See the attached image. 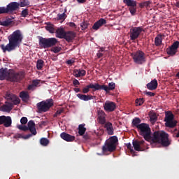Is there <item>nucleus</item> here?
I'll return each mask as SVG.
<instances>
[{"label": "nucleus", "instance_id": "bf43d9fd", "mask_svg": "<svg viewBox=\"0 0 179 179\" xmlns=\"http://www.w3.org/2000/svg\"><path fill=\"white\" fill-rule=\"evenodd\" d=\"M75 63V60L73 59H69L66 61V64L68 65H72V64H74Z\"/></svg>", "mask_w": 179, "mask_h": 179}, {"label": "nucleus", "instance_id": "79ce46f5", "mask_svg": "<svg viewBox=\"0 0 179 179\" xmlns=\"http://www.w3.org/2000/svg\"><path fill=\"white\" fill-rule=\"evenodd\" d=\"M61 50H62V48L59 46H55L53 47L50 51H52V52H55V54H58V52H59L61 51Z\"/></svg>", "mask_w": 179, "mask_h": 179}, {"label": "nucleus", "instance_id": "4c0bfd02", "mask_svg": "<svg viewBox=\"0 0 179 179\" xmlns=\"http://www.w3.org/2000/svg\"><path fill=\"white\" fill-rule=\"evenodd\" d=\"M10 24H12V20H10L0 21V26H5L6 27H8V26H10Z\"/></svg>", "mask_w": 179, "mask_h": 179}, {"label": "nucleus", "instance_id": "a19ab883", "mask_svg": "<svg viewBox=\"0 0 179 179\" xmlns=\"http://www.w3.org/2000/svg\"><path fill=\"white\" fill-rule=\"evenodd\" d=\"M151 2L149 1H143L139 3V6L141 9H143V8H148L150 5Z\"/></svg>", "mask_w": 179, "mask_h": 179}, {"label": "nucleus", "instance_id": "864d4df0", "mask_svg": "<svg viewBox=\"0 0 179 179\" xmlns=\"http://www.w3.org/2000/svg\"><path fill=\"white\" fill-rule=\"evenodd\" d=\"M81 28L82 30H86V29H87V27L89 26V24H87V22H83L81 24Z\"/></svg>", "mask_w": 179, "mask_h": 179}, {"label": "nucleus", "instance_id": "69168bd1", "mask_svg": "<svg viewBox=\"0 0 179 179\" xmlns=\"http://www.w3.org/2000/svg\"><path fill=\"white\" fill-rule=\"evenodd\" d=\"M78 3H85L86 2V0H77Z\"/></svg>", "mask_w": 179, "mask_h": 179}, {"label": "nucleus", "instance_id": "8fccbe9b", "mask_svg": "<svg viewBox=\"0 0 179 179\" xmlns=\"http://www.w3.org/2000/svg\"><path fill=\"white\" fill-rule=\"evenodd\" d=\"M150 119L151 122H156L157 121V116L154 113L150 116Z\"/></svg>", "mask_w": 179, "mask_h": 179}, {"label": "nucleus", "instance_id": "4468645a", "mask_svg": "<svg viewBox=\"0 0 179 179\" xmlns=\"http://www.w3.org/2000/svg\"><path fill=\"white\" fill-rule=\"evenodd\" d=\"M90 89H92V92H96V90H99V83H90V85H86L84 88H83L82 92L84 94H86L90 92Z\"/></svg>", "mask_w": 179, "mask_h": 179}, {"label": "nucleus", "instance_id": "052dcab7", "mask_svg": "<svg viewBox=\"0 0 179 179\" xmlns=\"http://www.w3.org/2000/svg\"><path fill=\"white\" fill-rule=\"evenodd\" d=\"M96 55L98 58H101V57H103V53L101 52H98Z\"/></svg>", "mask_w": 179, "mask_h": 179}, {"label": "nucleus", "instance_id": "aec40b11", "mask_svg": "<svg viewBox=\"0 0 179 179\" xmlns=\"http://www.w3.org/2000/svg\"><path fill=\"white\" fill-rule=\"evenodd\" d=\"M97 115L99 123H101V125H104V124H106V113L102 110H98Z\"/></svg>", "mask_w": 179, "mask_h": 179}, {"label": "nucleus", "instance_id": "4be33fe9", "mask_svg": "<svg viewBox=\"0 0 179 179\" xmlns=\"http://www.w3.org/2000/svg\"><path fill=\"white\" fill-rule=\"evenodd\" d=\"M107 23V20H106L104 18H101L99 21L95 22L94 25L92 26L93 30H99L103 24H106Z\"/></svg>", "mask_w": 179, "mask_h": 179}, {"label": "nucleus", "instance_id": "423d86ee", "mask_svg": "<svg viewBox=\"0 0 179 179\" xmlns=\"http://www.w3.org/2000/svg\"><path fill=\"white\" fill-rule=\"evenodd\" d=\"M53 106L52 99L42 101L36 104L38 113H47Z\"/></svg>", "mask_w": 179, "mask_h": 179}, {"label": "nucleus", "instance_id": "5fc2aeb1", "mask_svg": "<svg viewBox=\"0 0 179 179\" xmlns=\"http://www.w3.org/2000/svg\"><path fill=\"white\" fill-rule=\"evenodd\" d=\"M145 94H146V96H149L150 97H155V96H156V94L152 92H146Z\"/></svg>", "mask_w": 179, "mask_h": 179}, {"label": "nucleus", "instance_id": "1a4fd4ad", "mask_svg": "<svg viewBox=\"0 0 179 179\" xmlns=\"http://www.w3.org/2000/svg\"><path fill=\"white\" fill-rule=\"evenodd\" d=\"M24 79V73L20 71L18 73L15 72L14 70L10 69V77L8 80L10 82H20L22 80Z\"/></svg>", "mask_w": 179, "mask_h": 179}, {"label": "nucleus", "instance_id": "dca6fc26", "mask_svg": "<svg viewBox=\"0 0 179 179\" xmlns=\"http://www.w3.org/2000/svg\"><path fill=\"white\" fill-rule=\"evenodd\" d=\"M27 129L31 132L29 134L31 135V136L37 135V130L36 129V123H34V121L30 120L27 123Z\"/></svg>", "mask_w": 179, "mask_h": 179}, {"label": "nucleus", "instance_id": "58836bf2", "mask_svg": "<svg viewBox=\"0 0 179 179\" xmlns=\"http://www.w3.org/2000/svg\"><path fill=\"white\" fill-rule=\"evenodd\" d=\"M30 5V1L29 0H22L19 3V6L20 8H24L25 6H29Z\"/></svg>", "mask_w": 179, "mask_h": 179}, {"label": "nucleus", "instance_id": "6e6d98bb", "mask_svg": "<svg viewBox=\"0 0 179 179\" xmlns=\"http://www.w3.org/2000/svg\"><path fill=\"white\" fill-rule=\"evenodd\" d=\"M20 122H21V124H24H24H27V117H22L21 118V120H20Z\"/></svg>", "mask_w": 179, "mask_h": 179}, {"label": "nucleus", "instance_id": "f03ea898", "mask_svg": "<svg viewBox=\"0 0 179 179\" xmlns=\"http://www.w3.org/2000/svg\"><path fill=\"white\" fill-rule=\"evenodd\" d=\"M8 40L9 43L6 46L4 45H1V48L3 52H6V51L10 52V51L16 50L17 47H20V44L23 40L22 31L19 29L15 31L8 36Z\"/></svg>", "mask_w": 179, "mask_h": 179}, {"label": "nucleus", "instance_id": "ea45409f", "mask_svg": "<svg viewBox=\"0 0 179 179\" xmlns=\"http://www.w3.org/2000/svg\"><path fill=\"white\" fill-rule=\"evenodd\" d=\"M40 143L42 146H48V143H50V140L46 138H42L40 140Z\"/></svg>", "mask_w": 179, "mask_h": 179}, {"label": "nucleus", "instance_id": "f257e3e1", "mask_svg": "<svg viewBox=\"0 0 179 179\" xmlns=\"http://www.w3.org/2000/svg\"><path fill=\"white\" fill-rule=\"evenodd\" d=\"M138 132L145 141H151L152 146L155 145H162L163 148H169L171 145V140L169 138V134L164 131H155L152 136V129L149 124L141 123L138 127Z\"/></svg>", "mask_w": 179, "mask_h": 179}, {"label": "nucleus", "instance_id": "6ab92c4d", "mask_svg": "<svg viewBox=\"0 0 179 179\" xmlns=\"http://www.w3.org/2000/svg\"><path fill=\"white\" fill-rule=\"evenodd\" d=\"M60 137L64 141H66V142H73V141H75V139H76L75 136H72V135H71L69 134H67L66 132H62L60 134Z\"/></svg>", "mask_w": 179, "mask_h": 179}, {"label": "nucleus", "instance_id": "680f3d73", "mask_svg": "<svg viewBox=\"0 0 179 179\" xmlns=\"http://www.w3.org/2000/svg\"><path fill=\"white\" fill-rule=\"evenodd\" d=\"M70 27H76V24L74 22L69 23Z\"/></svg>", "mask_w": 179, "mask_h": 179}, {"label": "nucleus", "instance_id": "f704fd0d", "mask_svg": "<svg viewBox=\"0 0 179 179\" xmlns=\"http://www.w3.org/2000/svg\"><path fill=\"white\" fill-rule=\"evenodd\" d=\"M123 2L127 6H136V1L135 0H123Z\"/></svg>", "mask_w": 179, "mask_h": 179}, {"label": "nucleus", "instance_id": "13d9d810", "mask_svg": "<svg viewBox=\"0 0 179 179\" xmlns=\"http://www.w3.org/2000/svg\"><path fill=\"white\" fill-rule=\"evenodd\" d=\"M4 122H5V115L0 116V125L3 124Z\"/></svg>", "mask_w": 179, "mask_h": 179}, {"label": "nucleus", "instance_id": "a211bd4d", "mask_svg": "<svg viewBox=\"0 0 179 179\" xmlns=\"http://www.w3.org/2000/svg\"><path fill=\"white\" fill-rule=\"evenodd\" d=\"M10 76V69L8 70L6 68H1L0 69V80H5V79H8Z\"/></svg>", "mask_w": 179, "mask_h": 179}, {"label": "nucleus", "instance_id": "9b49d317", "mask_svg": "<svg viewBox=\"0 0 179 179\" xmlns=\"http://www.w3.org/2000/svg\"><path fill=\"white\" fill-rule=\"evenodd\" d=\"M132 145L136 152H145V149H146V144L143 140H133Z\"/></svg>", "mask_w": 179, "mask_h": 179}, {"label": "nucleus", "instance_id": "20e7f679", "mask_svg": "<svg viewBox=\"0 0 179 179\" xmlns=\"http://www.w3.org/2000/svg\"><path fill=\"white\" fill-rule=\"evenodd\" d=\"M118 143V138L117 136H113L106 141L104 145L102 147L103 153H113L117 150V144Z\"/></svg>", "mask_w": 179, "mask_h": 179}, {"label": "nucleus", "instance_id": "bb28decb", "mask_svg": "<svg viewBox=\"0 0 179 179\" xmlns=\"http://www.w3.org/2000/svg\"><path fill=\"white\" fill-rule=\"evenodd\" d=\"M158 85L159 83H157V80L154 79L147 84V89H148V90H156Z\"/></svg>", "mask_w": 179, "mask_h": 179}, {"label": "nucleus", "instance_id": "cd10ccee", "mask_svg": "<svg viewBox=\"0 0 179 179\" xmlns=\"http://www.w3.org/2000/svg\"><path fill=\"white\" fill-rule=\"evenodd\" d=\"M77 97L83 101H89V100H93V99H94V96L92 95H86L83 94H78Z\"/></svg>", "mask_w": 179, "mask_h": 179}, {"label": "nucleus", "instance_id": "338daca9", "mask_svg": "<svg viewBox=\"0 0 179 179\" xmlns=\"http://www.w3.org/2000/svg\"><path fill=\"white\" fill-rule=\"evenodd\" d=\"M104 50H105L104 48H101L100 50L98 52H103Z\"/></svg>", "mask_w": 179, "mask_h": 179}, {"label": "nucleus", "instance_id": "603ef678", "mask_svg": "<svg viewBox=\"0 0 179 179\" xmlns=\"http://www.w3.org/2000/svg\"><path fill=\"white\" fill-rule=\"evenodd\" d=\"M126 146L127 149L130 150L131 153H134V149L132 148V145L131 144V143H128L127 144H126Z\"/></svg>", "mask_w": 179, "mask_h": 179}, {"label": "nucleus", "instance_id": "9d476101", "mask_svg": "<svg viewBox=\"0 0 179 179\" xmlns=\"http://www.w3.org/2000/svg\"><path fill=\"white\" fill-rule=\"evenodd\" d=\"M142 31H145L142 27H134L130 29V40H131V41L136 40V38L141 36V33H142Z\"/></svg>", "mask_w": 179, "mask_h": 179}, {"label": "nucleus", "instance_id": "72a5a7b5", "mask_svg": "<svg viewBox=\"0 0 179 179\" xmlns=\"http://www.w3.org/2000/svg\"><path fill=\"white\" fill-rule=\"evenodd\" d=\"M31 138V134H27L26 136H22V134H17L14 136V139H20V138H22V139H29Z\"/></svg>", "mask_w": 179, "mask_h": 179}, {"label": "nucleus", "instance_id": "f3484780", "mask_svg": "<svg viewBox=\"0 0 179 179\" xmlns=\"http://www.w3.org/2000/svg\"><path fill=\"white\" fill-rule=\"evenodd\" d=\"M115 89V83H109L108 86L106 85H101L99 84V90H104L106 92H110V90H114Z\"/></svg>", "mask_w": 179, "mask_h": 179}, {"label": "nucleus", "instance_id": "c9c22d12", "mask_svg": "<svg viewBox=\"0 0 179 179\" xmlns=\"http://www.w3.org/2000/svg\"><path fill=\"white\" fill-rule=\"evenodd\" d=\"M44 66V61L43 59H38L36 62V68L38 71H41Z\"/></svg>", "mask_w": 179, "mask_h": 179}, {"label": "nucleus", "instance_id": "49530a36", "mask_svg": "<svg viewBox=\"0 0 179 179\" xmlns=\"http://www.w3.org/2000/svg\"><path fill=\"white\" fill-rule=\"evenodd\" d=\"M145 103V99L143 98L137 99L136 100V106H142Z\"/></svg>", "mask_w": 179, "mask_h": 179}, {"label": "nucleus", "instance_id": "09e8293b", "mask_svg": "<svg viewBox=\"0 0 179 179\" xmlns=\"http://www.w3.org/2000/svg\"><path fill=\"white\" fill-rule=\"evenodd\" d=\"M64 113V109H59L57 110V112L53 115L54 118H57L58 115H61Z\"/></svg>", "mask_w": 179, "mask_h": 179}, {"label": "nucleus", "instance_id": "7c9ffc66", "mask_svg": "<svg viewBox=\"0 0 179 179\" xmlns=\"http://www.w3.org/2000/svg\"><path fill=\"white\" fill-rule=\"evenodd\" d=\"M3 124L6 128L10 127L12 125V117H10V116H5Z\"/></svg>", "mask_w": 179, "mask_h": 179}, {"label": "nucleus", "instance_id": "de8ad7c7", "mask_svg": "<svg viewBox=\"0 0 179 179\" xmlns=\"http://www.w3.org/2000/svg\"><path fill=\"white\" fill-rule=\"evenodd\" d=\"M2 14L8 15V10H7L6 7H5V6L0 7V15H2Z\"/></svg>", "mask_w": 179, "mask_h": 179}, {"label": "nucleus", "instance_id": "3c124183", "mask_svg": "<svg viewBox=\"0 0 179 179\" xmlns=\"http://www.w3.org/2000/svg\"><path fill=\"white\" fill-rule=\"evenodd\" d=\"M17 128H18V129H20V131H28L27 126H23L22 124H20L17 126Z\"/></svg>", "mask_w": 179, "mask_h": 179}, {"label": "nucleus", "instance_id": "393cba45", "mask_svg": "<svg viewBox=\"0 0 179 179\" xmlns=\"http://www.w3.org/2000/svg\"><path fill=\"white\" fill-rule=\"evenodd\" d=\"M73 75L75 78H82L86 76V71L84 69H74Z\"/></svg>", "mask_w": 179, "mask_h": 179}, {"label": "nucleus", "instance_id": "473e14b6", "mask_svg": "<svg viewBox=\"0 0 179 179\" xmlns=\"http://www.w3.org/2000/svg\"><path fill=\"white\" fill-rule=\"evenodd\" d=\"M45 29L48 31L51 34L55 33V29L54 28V24H51V22H48Z\"/></svg>", "mask_w": 179, "mask_h": 179}, {"label": "nucleus", "instance_id": "37998d69", "mask_svg": "<svg viewBox=\"0 0 179 179\" xmlns=\"http://www.w3.org/2000/svg\"><path fill=\"white\" fill-rule=\"evenodd\" d=\"M21 16L22 17H27V16H29V9L25 8L22 10L21 12Z\"/></svg>", "mask_w": 179, "mask_h": 179}, {"label": "nucleus", "instance_id": "412c9836", "mask_svg": "<svg viewBox=\"0 0 179 179\" xmlns=\"http://www.w3.org/2000/svg\"><path fill=\"white\" fill-rule=\"evenodd\" d=\"M75 37H76V34H75V32L72 31H66V34L63 38H64V40H66V41H67L68 43H71V41H72L73 38H75Z\"/></svg>", "mask_w": 179, "mask_h": 179}, {"label": "nucleus", "instance_id": "f8f14e48", "mask_svg": "<svg viewBox=\"0 0 179 179\" xmlns=\"http://www.w3.org/2000/svg\"><path fill=\"white\" fill-rule=\"evenodd\" d=\"M178 47H179V42L178 41L174 42L171 45V47H169L166 49V52H167L168 55H171V56L176 55V54H177Z\"/></svg>", "mask_w": 179, "mask_h": 179}, {"label": "nucleus", "instance_id": "b1692460", "mask_svg": "<svg viewBox=\"0 0 179 179\" xmlns=\"http://www.w3.org/2000/svg\"><path fill=\"white\" fill-rule=\"evenodd\" d=\"M20 97L24 103H27L30 100V95L27 91H22L20 92Z\"/></svg>", "mask_w": 179, "mask_h": 179}, {"label": "nucleus", "instance_id": "a18cd8bd", "mask_svg": "<svg viewBox=\"0 0 179 179\" xmlns=\"http://www.w3.org/2000/svg\"><path fill=\"white\" fill-rule=\"evenodd\" d=\"M129 10L132 16L135 15V14L136 13V6H130L129 8Z\"/></svg>", "mask_w": 179, "mask_h": 179}, {"label": "nucleus", "instance_id": "c03bdc74", "mask_svg": "<svg viewBox=\"0 0 179 179\" xmlns=\"http://www.w3.org/2000/svg\"><path fill=\"white\" fill-rule=\"evenodd\" d=\"M66 19V14L63 13L57 15V20H65Z\"/></svg>", "mask_w": 179, "mask_h": 179}, {"label": "nucleus", "instance_id": "2f4dec72", "mask_svg": "<svg viewBox=\"0 0 179 179\" xmlns=\"http://www.w3.org/2000/svg\"><path fill=\"white\" fill-rule=\"evenodd\" d=\"M85 125V124H82L78 126V134L80 136H83V135H85V132H86Z\"/></svg>", "mask_w": 179, "mask_h": 179}, {"label": "nucleus", "instance_id": "4d7b16f0", "mask_svg": "<svg viewBox=\"0 0 179 179\" xmlns=\"http://www.w3.org/2000/svg\"><path fill=\"white\" fill-rule=\"evenodd\" d=\"M73 85L74 86H76V87H78V86H76L77 85H80V83H79V80H76V79H74L73 81Z\"/></svg>", "mask_w": 179, "mask_h": 179}, {"label": "nucleus", "instance_id": "774afa93", "mask_svg": "<svg viewBox=\"0 0 179 179\" xmlns=\"http://www.w3.org/2000/svg\"><path fill=\"white\" fill-rule=\"evenodd\" d=\"M176 7H177V8H179V1H178V2L176 3Z\"/></svg>", "mask_w": 179, "mask_h": 179}, {"label": "nucleus", "instance_id": "0eeeda50", "mask_svg": "<svg viewBox=\"0 0 179 179\" xmlns=\"http://www.w3.org/2000/svg\"><path fill=\"white\" fill-rule=\"evenodd\" d=\"M131 57L135 64H138V65H142V64L146 62L145 52H142V50H137L136 52H132Z\"/></svg>", "mask_w": 179, "mask_h": 179}, {"label": "nucleus", "instance_id": "a878e982", "mask_svg": "<svg viewBox=\"0 0 179 179\" xmlns=\"http://www.w3.org/2000/svg\"><path fill=\"white\" fill-rule=\"evenodd\" d=\"M104 128L107 131L108 135H114V127H113V123L108 122H105Z\"/></svg>", "mask_w": 179, "mask_h": 179}, {"label": "nucleus", "instance_id": "7ed1b4c3", "mask_svg": "<svg viewBox=\"0 0 179 179\" xmlns=\"http://www.w3.org/2000/svg\"><path fill=\"white\" fill-rule=\"evenodd\" d=\"M5 99L12 102L6 101L5 104L1 106V111H4L5 113H10L13 108V106L20 104V99L15 94L7 92Z\"/></svg>", "mask_w": 179, "mask_h": 179}, {"label": "nucleus", "instance_id": "0e129e2a", "mask_svg": "<svg viewBox=\"0 0 179 179\" xmlns=\"http://www.w3.org/2000/svg\"><path fill=\"white\" fill-rule=\"evenodd\" d=\"M74 92H76V93H79L80 92V88H74Z\"/></svg>", "mask_w": 179, "mask_h": 179}, {"label": "nucleus", "instance_id": "e2e57ef3", "mask_svg": "<svg viewBox=\"0 0 179 179\" xmlns=\"http://www.w3.org/2000/svg\"><path fill=\"white\" fill-rule=\"evenodd\" d=\"M83 136L84 139H85L86 141H87V139H89V135L85 134V135H83Z\"/></svg>", "mask_w": 179, "mask_h": 179}, {"label": "nucleus", "instance_id": "39448f33", "mask_svg": "<svg viewBox=\"0 0 179 179\" xmlns=\"http://www.w3.org/2000/svg\"><path fill=\"white\" fill-rule=\"evenodd\" d=\"M38 41L40 47L45 49L51 48L58 43V40L55 38H43V36L39 37Z\"/></svg>", "mask_w": 179, "mask_h": 179}, {"label": "nucleus", "instance_id": "5701e85b", "mask_svg": "<svg viewBox=\"0 0 179 179\" xmlns=\"http://www.w3.org/2000/svg\"><path fill=\"white\" fill-rule=\"evenodd\" d=\"M38 86H40V80H32L31 84L28 85L27 90H31V92H34V90H36Z\"/></svg>", "mask_w": 179, "mask_h": 179}, {"label": "nucleus", "instance_id": "c85d7f7f", "mask_svg": "<svg viewBox=\"0 0 179 179\" xmlns=\"http://www.w3.org/2000/svg\"><path fill=\"white\" fill-rule=\"evenodd\" d=\"M66 31H65V29L64 28H57L56 29V37L57 38H64L65 37Z\"/></svg>", "mask_w": 179, "mask_h": 179}, {"label": "nucleus", "instance_id": "6e6552de", "mask_svg": "<svg viewBox=\"0 0 179 179\" xmlns=\"http://www.w3.org/2000/svg\"><path fill=\"white\" fill-rule=\"evenodd\" d=\"M165 127L166 128H176L178 122L174 120V115L171 112H168L165 115Z\"/></svg>", "mask_w": 179, "mask_h": 179}, {"label": "nucleus", "instance_id": "2eb2a0df", "mask_svg": "<svg viewBox=\"0 0 179 179\" xmlns=\"http://www.w3.org/2000/svg\"><path fill=\"white\" fill-rule=\"evenodd\" d=\"M6 9L8 15H10V13H13V12L19 9V3L16 1L10 2L6 6Z\"/></svg>", "mask_w": 179, "mask_h": 179}, {"label": "nucleus", "instance_id": "c756f323", "mask_svg": "<svg viewBox=\"0 0 179 179\" xmlns=\"http://www.w3.org/2000/svg\"><path fill=\"white\" fill-rule=\"evenodd\" d=\"M163 37H164V35L158 34L155 38V45L156 47H159V45H162V43L163 41Z\"/></svg>", "mask_w": 179, "mask_h": 179}, {"label": "nucleus", "instance_id": "ddd939ff", "mask_svg": "<svg viewBox=\"0 0 179 179\" xmlns=\"http://www.w3.org/2000/svg\"><path fill=\"white\" fill-rule=\"evenodd\" d=\"M103 108L105 111L113 113L117 108V105L113 101H106L103 104Z\"/></svg>", "mask_w": 179, "mask_h": 179}, {"label": "nucleus", "instance_id": "e433bc0d", "mask_svg": "<svg viewBox=\"0 0 179 179\" xmlns=\"http://www.w3.org/2000/svg\"><path fill=\"white\" fill-rule=\"evenodd\" d=\"M133 127H136L138 129V125H141V119L139 117H135L132 120Z\"/></svg>", "mask_w": 179, "mask_h": 179}]
</instances>
